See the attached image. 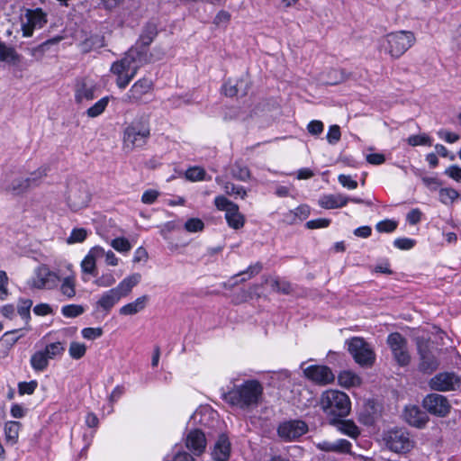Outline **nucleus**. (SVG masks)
<instances>
[{
  "label": "nucleus",
  "instance_id": "f257e3e1",
  "mask_svg": "<svg viewBox=\"0 0 461 461\" xmlns=\"http://www.w3.org/2000/svg\"><path fill=\"white\" fill-rule=\"evenodd\" d=\"M264 393L262 384L257 379H248L240 384H233L222 393V400L232 407L249 410L258 407Z\"/></svg>",
  "mask_w": 461,
  "mask_h": 461
},
{
  "label": "nucleus",
  "instance_id": "f03ea898",
  "mask_svg": "<svg viewBox=\"0 0 461 461\" xmlns=\"http://www.w3.org/2000/svg\"><path fill=\"white\" fill-rule=\"evenodd\" d=\"M321 409L329 420V423L338 421L339 418H346L351 411L348 395L341 391L330 389L321 396Z\"/></svg>",
  "mask_w": 461,
  "mask_h": 461
},
{
  "label": "nucleus",
  "instance_id": "7ed1b4c3",
  "mask_svg": "<svg viewBox=\"0 0 461 461\" xmlns=\"http://www.w3.org/2000/svg\"><path fill=\"white\" fill-rule=\"evenodd\" d=\"M150 137L149 116L140 115L134 118L123 130V145L131 149L145 146Z\"/></svg>",
  "mask_w": 461,
  "mask_h": 461
},
{
  "label": "nucleus",
  "instance_id": "20e7f679",
  "mask_svg": "<svg viewBox=\"0 0 461 461\" xmlns=\"http://www.w3.org/2000/svg\"><path fill=\"white\" fill-rule=\"evenodd\" d=\"M383 439L386 447L397 454H406L410 452L415 445L409 431L402 428H394L387 430L384 433Z\"/></svg>",
  "mask_w": 461,
  "mask_h": 461
},
{
  "label": "nucleus",
  "instance_id": "39448f33",
  "mask_svg": "<svg viewBox=\"0 0 461 461\" xmlns=\"http://www.w3.org/2000/svg\"><path fill=\"white\" fill-rule=\"evenodd\" d=\"M415 42L414 33L409 31L391 32L386 36L384 49L391 58H400Z\"/></svg>",
  "mask_w": 461,
  "mask_h": 461
},
{
  "label": "nucleus",
  "instance_id": "423d86ee",
  "mask_svg": "<svg viewBox=\"0 0 461 461\" xmlns=\"http://www.w3.org/2000/svg\"><path fill=\"white\" fill-rule=\"evenodd\" d=\"M214 205L219 211L225 212V220L228 226L233 230H240L244 227L245 216L240 212L239 205L224 195H218L214 198Z\"/></svg>",
  "mask_w": 461,
  "mask_h": 461
},
{
  "label": "nucleus",
  "instance_id": "0eeeda50",
  "mask_svg": "<svg viewBox=\"0 0 461 461\" xmlns=\"http://www.w3.org/2000/svg\"><path fill=\"white\" fill-rule=\"evenodd\" d=\"M348 350L356 363L361 366H370L375 361V352L369 344L360 337H353L348 341Z\"/></svg>",
  "mask_w": 461,
  "mask_h": 461
},
{
  "label": "nucleus",
  "instance_id": "6e6552de",
  "mask_svg": "<svg viewBox=\"0 0 461 461\" xmlns=\"http://www.w3.org/2000/svg\"><path fill=\"white\" fill-rule=\"evenodd\" d=\"M419 355L418 370L423 375L433 374L439 366V360L430 348L429 341L419 339L417 340Z\"/></svg>",
  "mask_w": 461,
  "mask_h": 461
},
{
  "label": "nucleus",
  "instance_id": "1a4fd4ad",
  "mask_svg": "<svg viewBox=\"0 0 461 461\" xmlns=\"http://www.w3.org/2000/svg\"><path fill=\"white\" fill-rule=\"evenodd\" d=\"M154 84L151 79L142 77L137 80L123 95L122 102L129 104L140 105L147 104L146 97L152 94Z\"/></svg>",
  "mask_w": 461,
  "mask_h": 461
},
{
  "label": "nucleus",
  "instance_id": "9d476101",
  "mask_svg": "<svg viewBox=\"0 0 461 461\" xmlns=\"http://www.w3.org/2000/svg\"><path fill=\"white\" fill-rule=\"evenodd\" d=\"M138 59H116L111 66V71L116 78V86L120 89H124L132 78L136 76L139 66L136 64Z\"/></svg>",
  "mask_w": 461,
  "mask_h": 461
},
{
  "label": "nucleus",
  "instance_id": "9b49d317",
  "mask_svg": "<svg viewBox=\"0 0 461 461\" xmlns=\"http://www.w3.org/2000/svg\"><path fill=\"white\" fill-rule=\"evenodd\" d=\"M387 344L394 360L400 366H407L411 363V355L407 348V339L400 332H392L387 337Z\"/></svg>",
  "mask_w": 461,
  "mask_h": 461
},
{
  "label": "nucleus",
  "instance_id": "f8f14e48",
  "mask_svg": "<svg viewBox=\"0 0 461 461\" xmlns=\"http://www.w3.org/2000/svg\"><path fill=\"white\" fill-rule=\"evenodd\" d=\"M429 386L435 392H452L460 388L461 377L455 372L438 373L429 380Z\"/></svg>",
  "mask_w": 461,
  "mask_h": 461
},
{
  "label": "nucleus",
  "instance_id": "ddd939ff",
  "mask_svg": "<svg viewBox=\"0 0 461 461\" xmlns=\"http://www.w3.org/2000/svg\"><path fill=\"white\" fill-rule=\"evenodd\" d=\"M422 407L429 414L439 418L447 416L451 410L448 399L437 393L427 394L422 400Z\"/></svg>",
  "mask_w": 461,
  "mask_h": 461
},
{
  "label": "nucleus",
  "instance_id": "4468645a",
  "mask_svg": "<svg viewBox=\"0 0 461 461\" xmlns=\"http://www.w3.org/2000/svg\"><path fill=\"white\" fill-rule=\"evenodd\" d=\"M308 432V425L302 420H290L280 423L277 435L285 442L298 439Z\"/></svg>",
  "mask_w": 461,
  "mask_h": 461
},
{
  "label": "nucleus",
  "instance_id": "2eb2a0df",
  "mask_svg": "<svg viewBox=\"0 0 461 461\" xmlns=\"http://www.w3.org/2000/svg\"><path fill=\"white\" fill-rule=\"evenodd\" d=\"M25 22L22 23L23 37H31L34 30L43 28L48 23V14L42 8L27 9Z\"/></svg>",
  "mask_w": 461,
  "mask_h": 461
},
{
  "label": "nucleus",
  "instance_id": "dca6fc26",
  "mask_svg": "<svg viewBox=\"0 0 461 461\" xmlns=\"http://www.w3.org/2000/svg\"><path fill=\"white\" fill-rule=\"evenodd\" d=\"M304 377L315 385L325 386L335 381V375L325 365H311L303 369Z\"/></svg>",
  "mask_w": 461,
  "mask_h": 461
},
{
  "label": "nucleus",
  "instance_id": "f3484780",
  "mask_svg": "<svg viewBox=\"0 0 461 461\" xmlns=\"http://www.w3.org/2000/svg\"><path fill=\"white\" fill-rule=\"evenodd\" d=\"M91 194L85 184L71 185L67 193V203L72 211H78L88 205Z\"/></svg>",
  "mask_w": 461,
  "mask_h": 461
},
{
  "label": "nucleus",
  "instance_id": "a211bd4d",
  "mask_svg": "<svg viewBox=\"0 0 461 461\" xmlns=\"http://www.w3.org/2000/svg\"><path fill=\"white\" fill-rule=\"evenodd\" d=\"M98 90L97 83L88 77H83L77 78L74 86V97L77 104H82L83 102H89L96 97V91Z\"/></svg>",
  "mask_w": 461,
  "mask_h": 461
},
{
  "label": "nucleus",
  "instance_id": "6ab92c4d",
  "mask_svg": "<svg viewBox=\"0 0 461 461\" xmlns=\"http://www.w3.org/2000/svg\"><path fill=\"white\" fill-rule=\"evenodd\" d=\"M403 417L409 425L418 429L424 428L429 420L427 412L417 405L406 406L404 408Z\"/></svg>",
  "mask_w": 461,
  "mask_h": 461
},
{
  "label": "nucleus",
  "instance_id": "aec40b11",
  "mask_svg": "<svg viewBox=\"0 0 461 461\" xmlns=\"http://www.w3.org/2000/svg\"><path fill=\"white\" fill-rule=\"evenodd\" d=\"M185 447L195 456L202 455L206 447V438L200 429H191L185 438Z\"/></svg>",
  "mask_w": 461,
  "mask_h": 461
},
{
  "label": "nucleus",
  "instance_id": "412c9836",
  "mask_svg": "<svg viewBox=\"0 0 461 461\" xmlns=\"http://www.w3.org/2000/svg\"><path fill=\"white\" fill-rule=\"evenodd\" d=\"M60 281L59 276L48 268L41 270L37 273L36 278L33 280V287L37 289H54Z\"/></svg>",
  "mask_w": 461,
  "mask_h": 461
},
{
  "label": "nucleus",
  "instance_id": "4be33fe9",
  "mask_svg": "<svg viewBox=\"0 0 461 461\" xmlns=\"http://www.w3.org/2000/svg\"><path fill=\"white\" fill-rule=\"evenodd\" d=\"M115 291L109 289L102 294L95 305V312H101L103 317L107 316L114 305L120 301Z\"/></svg>",
  "mask_w": 461,
  "mask_h": 461
},
{
  "label": "nucleus",
  "instance_id": "5701e85b",
  "mask_svg": "<svg viewBox=\"0 0 461 461\" xmlns=\"http://www.w3.org/2000/svg\"><path fill=\"white\" fill-rule=\"evenodd\" d=\"M231 444L228 436L224 433L218 437L212 451V458L214 461H228L230 456Z\"/></svg>",
  "mask_w": 461,
  "mask_h": 461
},
{
  "label": "nucleus",
  "instance_id": "b1692460",
  "mask_svg": "<svg viewBox=\"0 0 461 461\" xmlns=\"http://www.w3.org/2000/svg\"><path fill=\"white\" fill-rule=\"evenodd\" d=\"M158 35V27L153 23H148L144 28L143 31L139 38V40L136 42V45L139 46L141 50L139 51V57L142 58V55H146V52L148 51V49L151 42L154 41V39Z\"/></svg>",
  "mask_w": 461,
  "mask_h": 461
},
{
  "label": "nucleus",
  "instance_id": "393cba45",
  "mask_svg": "<svg viewBox=\"0 0 461 461\" xmlns=\"http://www.w3.org/2000/svg\"><path fill=\"white\" fill-rule=\"evenodd\" d=\"M349 203V197L337 194H323L320 197L318 204L326 210L338 209L346 206Z\"/></svg>",
  "mask_w": 461,
  "mask_h": 461
},
{
  "label": "nucleus",
  "instance_id": "a878e982",
  "mask_svg": "<svg viewBox=\"0 0 461 461\" xmlns=\"http://www.w3.org/2000/svg\"><path fill=\"white\" fill-rule=\"evenodd\" d=\"M104 250L101 248H93L86 255L81 262V270L85 274H88L94 277L98 275L96 269V257L102 255Z\"/></svg>",
  "mask_w": 461,
  "mask_h": 461
},
{
  "label": "nucleus",
  "instance_id": "bb28decb",
  "mask_svg": "<svg viewBox=\"0 0 461 461\" xmlns=\"http://www.w3.org/2000/svg\"><path fill=\"white\" fill-rule=\"evenodd\" d=\"M141 279V276L139 273H134L123 278L117 286L111 288L115 291L117 296H120V299L128 296L134 286H136Z\"/></svg>",
  "mask_w": 461,
  "mask_h": 461
},
{
  "label": "nucleus",
  "instance_id": "cd10ccee",
  "mask_svg": "<svg viewBox=\"0 0 461 461\" xmlns=\"http://www.w3.org/2000/svg\"><path fill=\"white\" fill-rule=\"evenodd\" d=\"M22 423L17 420H7L4 424L5 442L7 446H14L19 441Z\"/></svg>",
  "mask_w": 461,
  "mask_h": 461
},
{
  "label": "nucleus",
  "instance_id": "c85d7f7f",
  "mask_svg": "<svg viewBox=\"0 0 461 461\" xmlns=\"http://www.w3.org/2000/svg\"><path fill=\"white\" fill-rule=\"evenodd\" d=\"M338 383L341 387L348 389L361 385L362 379L351 370H343L338 375Z\"/></svg>",
  "mask_w": 461,
  "mask_h": 461
},
{
  "label": "nucleus",
  "instance_id": "c756f323",
  "mask_svg": "<svg viewBox=\"0 0 461 461\" xmlns=\"http://www.w3.org/2000/svg\"><path fill=\"white\" fill-rule=\"evenodd\" d=\"M310 214V206L306 203H303L294 210H290L289 212L285 214V219L288 224H294L298 221H303L306 220Z\"/></svg>",
  "mask_w": 461,
  "mask_h": 461
},
{
  "label": "nucleus",
  "instance_id": "7c9ffc66",
  "mask_svg": "<svg viewBox=\"0 0 461 461\" xmlns=\"http://www.w3.org/2000/svg\"><path fill=\"white\" fill-rule=\"evenodd\" d=\"M330 425L338 427L339 430L352 438H357L360 430L356 423L351 420H344V418H339L338 421H334V423H330Z\"/></svg>",
  "mask_w": 461,
  "mask_h": 461
},
{
  "label": "nucleus",
  "instance_id": "2f4dec72",
  "mask_svg": "<svg viewBox=\"0 0 461 461\" xmlns=\"http://www.w3.org/2000/svg\"><path fill=\"white\" fill-rule=\"evenodd\" d=\"M149 300L148 295L138 297L135 301L129 303L120 308L119 313L121 315H133L142 311Z\"/></svg>",
  "mask_w": 461,
  "mask_h": 461
},
{
  "label": "nucleus",
  "instance_id": "473e14b6",
  "mask_svg": "<svg viewBox=\"0 0 461 461\" xmlns=\"http://www.w3.org/2000/svg\"><path fill=\"white\" fill-rule=\"evenodd\" d=\"M49 357L45 354V352L41 350L35 351L30 359V364L32 368L35 372H43L45 371L49 366Z\"/></svg>",
  "mask_w": 461,
  "mask_h": 461
},
{
  "label": "nucleus",
  "instance_id": "72a5a7b5",
  "mask_svg": "<svg viewBox=\"0 0 461 461\" xmlns=\"http://www.w3.org/2000/svg\"><path fill=\"white\" fill-rule=\"evenodd\" d=\"M113 95H105L90 106L86 113L89 118H95L101 115L108 106L109 101L113 99Z\"/></svg>",
  "mask_w": 461,
  "mask_h": 461
},
{
  "label": "nucleus",
  "instance_id": "f704fd0d",
  "mask_svg": "<svg viewBox=\"0 0 461 461\" xmlns=\"http://www.w3.org/2000/svg\"><path fill=\"white\" fill-rule=\"evenodd\" d=\"M245 85L247 86V83L243 79L236 80L235 82L232 79H228L221 86V92L225 96L234 97L239 94L240 87Z\"/></svg>",
  "mask_w": 461,
  "mask_h": 461
},
{
  "label": "nucleus",
  "instance_id": "c9c22d12",
  "mask_svg": "<svg viewBox=\"0 0 461 461\" xmlns=\"http://www.w3.org/2000/svg\"><path fill=\"white\" fill-rule=\"evenodd\" d=\"M65 349V342L56 341L47 344L42 350L50 359H53L61 357Z\"/></svg>",
  "mask_w": 461,
  "mask_h": 461
},
{
  "label": "nucleus",
  "instance_id": "e433bc0d",
  "mask_svg": "<svg viewBox=\"0 0 461 461\" xmlns=\"http://www.w3.org/2000/svg\"><path fill=\"white\" fill-rule=\"evenodd\" d=\"M49 170L50 167L48 166H43L31 173L30 176L25 178L29 184L30 188L38 186L41 184L42 178L48 175Z\"/></svg>",
  "mask_w": 461,
  "mask_h": 461
},
{
  "label": "nucleus",
  "instance_id": "4c0bfd02",
  "mask_svg": "<svg viewBox=\"0 0 461 461\" xmlns=\"http://www.w3.org/2000/svg\"><path fill=\"white\" fill-rule=\"evenodd\" d=\"M60 293L68 299L76 295V281L74 276H68L63 279L60 285Z\"/></svg>",
  "mask_w": 461,
  "mask_h": 461
},
{
  "label": "nucleus",
  "instance_id": "58836bf2",
  "mask_svg": "<svg viewBox=\"0 0 461 461\" xmlns=\"http://www.w3.org/2000/svg\"><path fill=\"white\" fill-rule=\"evenodd\" d=\"M185 178L192 182L206 180L205 169L199 166L190 167L185 173Z\"/></svg>",
  "mask_w": 461,
  "mask_h": 461
},
{
  "label": "nucleus",
  "instance_id": "ea45409f",
  "mask_svg": "<svg viewBox=\"0 0 461 461\" xmlns=\"http://www.w3.org/2000/svg\"><path fill=\"white\" fill-rule=\"evenodd\" d=\"M32 300L27 298H19L17 305V312L23 320L28 321L31 319V308Z\"/></svg>",
  "mask_w": 461,
  "mask_h": 461
},
{
  "label": "nucleus",
  "instance_id": "a19ab883",
  "mask_svg": "<svg viewBox=\"0 0 461 461\" xmlns=\"http://www.w3.org/2000/svg\"><path fill=\"white\" fill-rule=\"evenodd\" d=\"M271 287L276 293L285 295L293 292L291 283L286 280H281L279 277H276L271 281Z\"/></svg>",
  "mask_w": 461,
  "mask_h": 461
},
{
  "label": "nucleus",
  "instance_id": "79ce46f5",
  "mask_svg": "<svg viewBox=\"0 0 461 461\" xmlns=\"http://www.w3.org/2000/svg\"><path fill=\"white\" fill-rule=\"evenodd\" d=\"M407 142L409 145H411L412 147L431 146L432 145L431 138L425 133L411 135L408 137Z\"/></svg>",
  "mask_w": 461,
  "mask_h": 461
},
{
  "label": "nucleus",
  "instance_id": "37998d69",
  "mask_svg": "<svg viewBox=\"0 0 461 461\" xmlns=\"http://www.w3.org/2000/svg\"><path fill=\"white\" fill-rule=\"evenodd\" d=\"M85 312V308L80 304H68L61 308V313L66 318H77Z\"/></svg>",
  "mask_w": 461,
  "mask_h": 461
},
{
  "label": "nucleus",
  "instance_id": "c03bdc74",
  "mask_svg": "<svg viewBox=\"0 0 461 461\" xmlns=\"http://www.w3.org/2000/svg\"><path fill=\"white\" fill-rule=\"evenodd\" d=\"M68 353L71 358L78 360L86 353V346L84 343L73 341L70 343Z\"/></svg>",
  "mask_w": 461,
  "mask_h": 461
},
{
  "label": "nucleus",
  "instance_id": "a18cd8bd",
  "mask_svg": "<svg viewBox=\"0 0 461 461\" xmlns=\"http://www.w3.org/2000/svg\"><path fill=\"white\" fill-rule=\"evenodd\" d=\"M185 230L190 233L203 231L204 229V222L196 217L189 218L184 225Z\"/></svg>",
  "mask_w": 461,
  "mask_h": 461
},
{
  "label": "nucleus",
  "instance_id": "49530a36",
  "mask_svg": "<svg viewBox=\"0 0 461 461\" xmlns=\"http://www.w3.org/2000/svg\"><path fill=\"white\" fill-rule=\"evenodd\" d=\"M398 223L393 220H383L376 223L375 229L378 232L392 233L397 229Z\"/></svg>",
  "mask_w": 461,
  "mask_h": 461
},
{
  "label": "nucleus",
  "instance_id": "de8ad7c7",
  "mask_svg": "<svg viewBox=\"0 0 461 461\" xmlns=\"http://www.w3.org/2000/svg\"><path fill=\"white\" fill-rule=\"evenodd\" d=\"M30 188L29 184L26 179H14L11 185L7 188L8 191L12 192L14 194H21L26 192Z\"/></svg>",
  "mask_w": 461,
  "mask_h": 461
},
{
  "label": "nucleus",
  "instance_id": "09e8293b",
  "mask_svg": "<svg viewBox=\"0 0 461 461\" xmlns=\"http://www.w3.org/2000/svg\"><path fill=\"white\" fill-rule=\"evenodd\" d=\"M116 282V279L112 272L103 274L101 276H96L94 284L99 287H111Z\"/></svg>",
  "mask_w": 461,
  "mask_h": 461
},
{
  "label": "nucleus",
  "instance_id": "8fccbe9b",
  "mask_svg": "<svg viewBox=\"0 0 461 461\" xmlns=\"http://www.w3.org/2000/svg\"><path fill=\"white\" fill-rule=\"evenodd\" d=\"M38 387L37 380H31L29 382H20L18 383V393L20 395H31L33 394L35 390Z\"/></svg>",
  "mask_w": 461,
  "mask_h": 461
},
{
  "label": "nucleus",
  "instance_id": "3c124183",
  "mask_svg": "<svg viewBox=\"0 0 461 461\" xmlns=\"http://www.w3.org/2000/svg\"><path fill=\"white\" fill-rule=\"evenodd\" d=\"M458 192L454 188L445 187L439 190V200L442 203L445 204L453 202L458 197Z\"/></svg>",
  "mask_w": 461,
  "mask_h": 461
},
{
  "label": "nucleus",
  "instance_id": "603ef678",
  "mask_svg": "<svg viewBox=\"0 0 461 461\" xmlns=\"http://www.w3.org/2000/svg\"><path fill=\"white\" fill-rule=\"evenodd\" d=\"M112 247L118 252H128L131 249L130 241L124 237L113 239L112 240Z\"/></svg>",
  "mask_w": 461,
  "mask_h": 461
},
{
  "label": "nucleus",
  "instance_id": "864d4df0",
  "mask_svg": "<svg viewBox=\"0 0 461 461\" xmlns=\"http://www.w3.org/2000/svg\"><path fill=\"white\" fill-rule=\"evenodd\" d=\"M87 237V231L84 228H75L72 230L68 241V243L83 242Z\"/></svg>",
  "mask_w": 461,
  "mask_h": 461
},
{
  "label": "nucleus",
  "instance_id": "5fc2aeb1",
  "mask_svg": "<svg viewBox=\"0 0 461 461\" xmlns=\"http://www.w3.org/2000/svg\"><path fill=\"white\" fill-rule=\"evenodd\" d=\"M103 333H104V330L101 327H97V328L87 327V328H84L81 330L82 337L88 340H95V339L100 338L103 335Z\"/></svg>",
  "mask_w": 461,
  "mask_h": 461
},
{
  "label": "nucleus",
  "instance_id": "6e6d98bb",
  "mask_svg": "<svg viewBox=\"0 0 461 461\" xmlns=\"http://www.w3.org/2000/svg\"><path fill=\"white\" fill-rule=\"evenodd\" d=\"M416 244V240L411 238H397L393 241V246L401 250H410Z\"/></svg>",
  "mask_w": 461,
  "mask_h": 461
},
{
  "label": "nucleus",
  "instance_id": "4d7b16f0",
  "mask_svg": "<svg viewBox=\"0 0 461 461\" xmlns=\"http://www.w3.org/2000/svg\"><path fill=\"white\" fill-rule=\"evenodd\" d=\"M224 189L227 194H236L244 199L247 196L246 189L241 185H236L233 183L227 182L224 185Z\"/></svg>",
  "mask_w": 461,
  "mask_h": 461
},
{
  "label": "nucleus",
  "instance_id": "13d9d810",
  "mask_svg": "<svg viewBox=\"0 0 461 461\" xmlns=\"http://www.w3.org/2000/svg\"><path fill=\"white\" fill-rule=\"evenodd\" d=\"M331 223L330 219L327 218H318L310 220L305 223V227L309 230H314V229H323L328 228Z\"/></svg>",
  "mask_w": 461,
  "mask_h": 461
},
{
  "label": "nucleus",
  "instance_id": "bf43d9fd",
  "mask_svg": "<svg viewBox=\"0 0 461 461\" xmlns=\"http://www.w3.org/2000/svg\"><path fill=\"white\" fill-rule=\"evenodd\" d=\"M18 331H19L18 330L6 331L1 337V339L3 340V342L5 343V345L7 347V348L9 350L12 349V348L15 345V343L20 339V336L15 335Z\"/></svg>",
  "mask_w": 461,
  "mask_h": 461
},
{
  "label": "nucleus",
  "instance_id": "052dcab7",
  "mask_svg": "<svg viewBox=\"0 0 461 461\" xmlns=\"http://www.w3.org/2000/svg\"><path fill=\"white\" fill-rule=\"evenodd\" d=\"M327 140L330 144H336L340 140V127L337 124L330 125L327 133Z\"/></svg>",
  "mask_w": 461,
  "mask_h": 461
},
{
  "label": "nucleus",
  "instance_id": "680f3d73",
  "mask_svg": "<svg viewBox=\"0 0 461 461\" xmlns=\"http://www.w3.org/2000/svg\"><path fill=\"white\" fill-rule=\"evenodd\" d=\"M335 452L348 454L351 452L352 444L345 438H339L334 441Z\"/></svg>",
  "mask_w": 461,
  "mask_h": 461
},
{
  "label": "nucleus",
  "instance_id": "e2e57ef3",
  "mask_svg": "<svg viewBox=\"0 0 461 461\" xmlns=\"http://www.w3.org/2000/svg\"><path fill=\"white\" fill-rule=\"evenodd\" d=\"M233 176L240 181H248L250 178V171L246 166H236L233 169Z\"/></svg>",
  "mask_w": 461,
  "mask_h": 461
},
{
  "label": "nucleus",
  "instance_id": "0e129e2a",
  "mask_svg": "<svg viewBox=\"0 0 461 461\" xmlns=\"http://www.w3.org/2000/svg\"><path fill=\"white\" fill-rule=\"evenodd\" d=\"M324 130V124L321 121L312 120L307 125V131L312 135H320Z\"/></svg>",
  "mask_w": 461,
  "mask_h": 461
},
{
  "label": "nucleus",
  "instance_id": "69168bd1",
  "mask_svg": "<svg viewBox=\"0 0 461 461\" xmlns=\"http://www.w3.org/2000/svg\"><path fill=\"white\" fill-rule=\"evenodd\" d=\"M10 414L14 419H22L26 416L27 409L20 403H13L10 408Z\"/></svg>",
  "mask_w": 461,
  "mask_h": 461
},
{
  "label": "nucleus",
  "instance_id": "338daca9",
  "mask_svg": "<svg viewBox=\"0 0 461 461\" xmlns=\"http://www.w3.org/2000/svg\"><path fill=\"white\" fill-rule=\"evenodd\" d=\"M230 14L225 10H221L217 13L213 19V23L216 26H221V24L227 25L230 21Z\"/></svg>",
  "mask_w": 461,
  "mask_h": 461
},
{
  "label": "nucleus",
  "instance_id": "774afa93",
  "mask_svg": "<svg viewBox=\"0 0 461 461\" xmlns=\"http://www.w3.org/2000/svg\"><path fill=\"white\" fill-rule=\"evenodd\" d=\"M445 174L447 175L450 178L456 181L457 183H461V167L457 165L449 166Z\"/></svg>",
  "mask_w": 461,
  "mask_h": 461
}]
</instances>
